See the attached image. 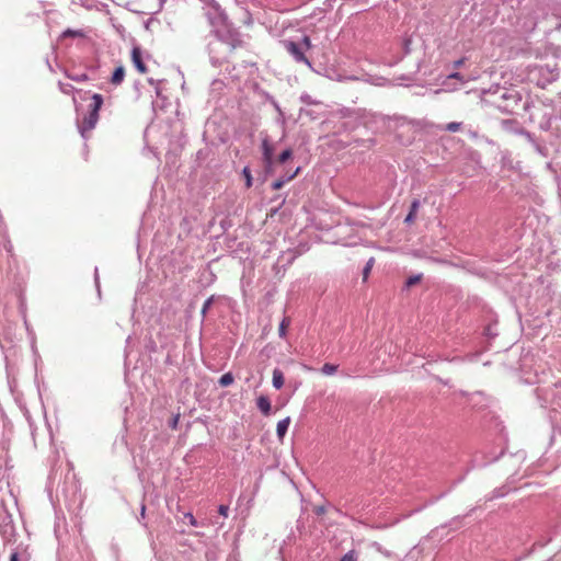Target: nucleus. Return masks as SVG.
I'll list each match as a JSON object with an SVG mask.
<instances>
[{
  "instance_id": "e433bc0d",
  "label": "nucleus",
  "mask_w": 561,
  "mask_h": 561,
  "mask_svg": "<svg viewBox=\"0 0 561 561\" xmlns=\"http://www.w3.org/2000/svg\"><path fill=\"white\" fill-rule=\"evenodd\" d=\"M178 422H179V415H175V416L172 419L171 427H172V428H176Z\"/></svg>"
},
{
  "instance_id": "58836bf2",
  "label": "nucleus",
  "mask_w": 561,
  "mask_h": 561,
  "mask_svg": "<svg viewBox=\"0 0 561 561\" xmlns=\"http://www.w3.org/2000/svg\"><path fill=\"white\" fill-rule=\"evenodd\" d=\"M24 324H25V327H26V330H27L30 333H32V332H31V330H30L28 322H27V320H26V319H24Z\"/></svg>"
},
{
  "instance_id": "c756f323",
  "label": "nucleus",
  "mask_w": 561,
  "mask_h": 561,
  "mask_svg": "<svg viewBox=\"0 0 561 561\" xmlns=\"http://www.w3.org/2000/svg\"><path fill=\"white\" fill-rule=\"evenodd\" d=\"M211 304H213V298L211 297L205 300V302L203 305V308H202V314L203 316L206 314V312L210 308Z\"/></svg>"
},
{
  "instance_id": "5701e85b",
  "label": "nucleus",
  "mask_w": 561,
  "mask_h": 561,
  "mask_svg": "<svg viewBox=\"0 0 561 561\" xmlns=\"http://www.w3.org/2000/svg\"><path fill=\"white\" fill-rule=\"evenodd\" d=\"M67 77L70 80L77 81V82H84L89 80V77L87 73H80V75H67Z\"/></svg>"
},
{
  "instance_id": "37998d69",
  "label": "nucleus",
  "mask_w": 561,
  "mask_h": 561,
  "mask_svg": "<svg viewBox=\"0 0 561 561\" xmlns=\"http://www.w3.org/2000/svg\"><path fill=\"white\" fill-rule=\"evenodd\" d=\"M148 81H149V83H150V84H152V85L156 83V81H154L153 79H149Z\"/></svg>"
},
{
  "instance_id": "39448f33",
  "label": "nucleus",
  "mask_w": 561,
  "mask_h": 561,
  "mask_svg": "<svg viewBox=\"0 0 561 561\" xmlns=\"http://www.w3.org/2000/svg\"><path fill=\"white\" fill-rule=\"evenodd\" d=\"M261 148H262V159L264 162L265 171L267 173L272 172L273 165H274V159H273L274 148L267 137L263 138Z\"/></svg>"
},
{
  "instance_id": "20e7f679",
  "label": "nucleus",
  "mask_w": 561,
  "mask_h": 561,
  "mask_svg": "<svg viewBox=\"0 0 561 561\" xmlns=\"http://www.w3.org/2000/svg\"><path fill=\"white\" fill-rule=\"evenodd\" d=\"M227 48H228L227 43H225L220 39H215L208 44V53H209V57H210V62L214 66L217 67L222 64V61L226 58V55L221 56L220 53L222 50H226Z\"/></svg>"
},
{
  "instance_id": "9d476101",
  "label": "nucleus",
  "mask_w": 561,
  "mask_h": 561,
  "mask_svg": "<svg viewBox=\"0 0 561 561\" xmlns=\"http://www.w3.org/2000/svg\"><path fill=\"white\" fill-rule=\"evenodd\" d=\"M256 407L264 415H268L271 412V401L265 396H260L257 398Z\"/></svg>"
},
{
  "instance_id": "ea45409f",
  "label": "nucleus",
  "mask_w": 561,
  "mask_h": 561,
  "mask_svg": "<svg viewBox=\"0 0 561 561\" xmlns=\"http://www.w3.org/2000/svg\"><path fill=\"white\" fill-rule=\"evenodd\" d=\"M340 229H341V230H351V227H348V226H343V227H342V226H341V227H340Z\"/></svg>"
},
{
  "instance_id": "7c9ffc66",
  "label": "nucleus",
  "mask_w": 561,
  "mask_h": 561,
  "mask_svg": "<svg viewBox=\"0 0 561 561\" xmlns=\"http://www.w3.org/2000/svg\"><path fill=\"white\" fill-rule=\"evenodd\" d=\"M228 512H229V506L228 505H219L218 507V513L224 516V517H227L228 516Z\"/></svg>"
},
{
  "instance_id": "cd10ccee",
  "label": "nucleus",
  "mask_w": 561,
  "mask_h": 561,
  "mask_svg": "<svg viewBox=\"0 0 561 561\" xmlns=\"http://www.w3.org/2000/svg\"><path fill=\"white\" fill-rule=\"evenodd\" d=\"M301 47L304 49H310L311 48V41H310V37L305 35L301 39V43H300Z\"/></svg>"
},
{
  "instance_id": "423d86ee",
  "label": "nucleus",
  "mask_w": 561,
  "mask_h": 561,
  "mask_svg": "<svg viewBox=\"0 0 561 561\" xmlns=\"http://www.w3.org/2000/svg\"><path fill=\"white\" fill-rule=\"evenodd\" d=\"M381 119L386 124L387 128L392 131H397L399 128L402 127H410L414 125L412 121H409L407 117L403 116H382Z\"/></svg>"
},
{
  "instance_id": "0eeeda50",
  "label": "nucleus",
  "mask_w": 561,
  "mask_h": 561,
  "mask_svg": "<svg viewBox=\"0 0 561 561\" xmlns=\"http://www.w3.org/2000/svg\"><path fill=\"white\" fill-rule=\"evenodd\" d=\"M131 61H133L135 68L140 73H146L147 72V67H146V65L142 61L140 47H138V46H134L133 47V49H131Z\"/></svg>"
},
{
  "instance_id": "6e6552de",
  "label": "nucleus",
  "mask_w": 561,
  "mask_h": 561,
  "mask_svg": "<svg viewBox=\"0 0 561 561\" xmlns=\"http://www.w3.org/2000/svg\"><path fill=\"white\" fill-rule=\"evenodd\" d=\"M300 172V167H297L293 172L285 173L280 179L272 183L273 190H279L283 185L293 180Z\"/></svg>"
},
{
  "instance_id": "412c9836",
  "label": "nucleus",
  "mask_w": 561,
  "mask_h": 561,
  "mask_svg": "<svg viewBox=\"0 0 561 561\" xmlns=\"http://www.w3.org/2000/svg\"><path fill=\"white\" fill-rule=\"evenodd\" d=\"M28 556L26 552L20 553L18 551H13L10 556V561H27Z\"/></svg>"
},
{
  "instance_id": "f704fd0d",
  "label": "nucleus",
  "mask_w": 561,
  "mask_h": 561,
  "mask_svg": "<svg viewBox=\"0 0 561 561\" xmlns=\"http://www.w3.org/2000/svg\"><path fill=\"white\" fill-rule=\"evenodd\" d=\"M94 277H95V284H96L98 290L100 291V284H99V271H98V267H95V271H94Z\"/></svg>"
},
{
  "instance_id": "a211bd4d",
  "label": "nucleus",
  "mask_w": 561,
  "mask_h": 561,
  "mask_svg": "<svg viewBox=\"0 0 561 561\" xmlns=\"http://www.w3.org/2000/svg\"><path fill=\"white\" fill-rule=\"evenodd\" d=\"M293 157V150L290 148H287L285 150H283L278 158H277V162L278 163H285L287 160H289L290 158Z\"/></svg>"
},
{
  "instance_id": "79ce46f5",
  "label": "nucleus",
  "mask_w": 561,
  "mask_h": 561,
  "mask_svg": "<svg viewBox=\"0 0 561 561\" xmlns=\"http://www.w3.org/2000/svg\"><path fill=\"white\" fill-rule=\"evenodd\" d=\"M451 523H460V517L454 518Z\"/></svg>"
},
{
  "instance_id": "4468645a",
  "label": "nucleus",
  "mask_w": 561,
  "mask_h": 561,
  "mask_svg": "<svg viewBox=\"0 0 561 561\" xmlns=\"http://www.w3.org/2000/svg\"><path fill=\"white\" fill-rule=\"evenodd\" d=\"M272 383L276 389H280L284 386V375L278 368L273 370Z\"/></svg>"
},
{
  "instance_id": "f257e3e1",
  "label": "nucleus",
  "mask_w": 561,
  "mask_h": 561,
  "mask_svg": "<svg viewBox=\"0 0 561 561\" xmlns=\"http://www.w3.org/2000/svg\"><path fill=\"white\" fill-rule=\"evenodd\" d=\"M103 105V96L99 93L91 95V103L89 105V113L84 115L82 122L78 124L79 133L83 138H87V133L94 129L99 121V111Z\"/></svg>"
},
{
  "instance_id": "2eb2a0df",
  "label": "nucleus",
  "mask_w": 561,
  "mask_h": 561,
  "mask_svg": "<svg viewBox=\"0 0 561 561\" xmlns=\"http://www.w3.org/2000/svg\"><path fill=\"white\" fill-rule=\"evenodd\" d=\"M337 371V365L325 363L321 367V373L325 376H332Z\"/></svg>"
},
{
  "instance_id": "6ab92c4d",
  "label": "nucleus",
  "mask_w": 561,
  "mask_h": 561,
  "mask_svg": "<svg viewBox=\"0 0 561 561\" xmlns=\"http://www.w3.org/2000/svg\"><path fill=\"white\" fill-rule=\"evenodd\" d=\"M374 263H375V259H374V257H370V259L366 262V264H365V266H364V268H363V279H364V282L368 278L369 273H370V271H371V268H373V266H374Z\"/></svg>"
},
{
  "instance_id": "72a5a7b5",
  "label": "nucleus",
  "mask_w": 561,
  "mask_h": 561,
  "mask_svg": "<svg viewBox=\"0 0 561 561\" xmlns=\"http://www.w3.org/2000/svg\"><path fill=\"white\" fill-rule=\"evenodd\" d=\"M340 243H341L342 245H345V247H351V245H355V244H356V241H355V240H354V241H347V240H342V239H341V240H340Z\"/></svg>"
},
{
  "instance_id": "a878e982",
  "label": "nucleus",
  "mask_w": 561,
  "mask_h": 561,
  "mask_svg": "<svg viewBox=\"0 0 561 561\" xmlns=\"http://www.w3.org/2000/svg\"><path fill=\"white\" fill-rule=\"evenodd\" d=\"M59 88L61 90L62 93L65 94H69L73 91H77L71 84H65V83H59Z\"/></svg>"
},
{
  "instance_id": "c85d7f7f",
  "label": "nucleus",
  "mask_w": 561,
  "mask_h": 561,
  "mask_svg": "<svg viewBox=\"0 0 561 561\" xmlns=\"http://www.w3.org/2000/svg\"><path fill=\"white\" fill-rule=\"evenodd\" d=\"M62 36H82V32L68 28L62 33Z\"/></svg>"
},
{
  "instance_id": "7ed1b4c3",
  "label": "nucleus",
  "mask_w": 561,
  "mask_h": 561,
  "mask_svg": "<svg viewBox=\"0 0 561 561\" xmlns=\"http://www.w3.org/2000/svg\"><path fill=\"white\" fill-rule=\"evenodd\" d=\"M284 48L287 50V53L294 58L296 62L305 64L309 68H311V62L306 57L304 48L300 44L294 42V41H284L283 42Z\"/></svg>"
},
{
  "instance_id": "f03ea898",
  "label": "nucleus",
  "mask_w": 561,
  "mask_h": 561,
  "mask_svg": "<svg viewBox=\"0 0 561 561\" xmlns=\"http://www.w3.org/2000/svg\"><path fill=\"white\" fill-rule=\"evenodd\" d=\"M0 534L4 540H11L15 535L12 515L4 508H0Z\"/></svg>"
},
{
  "instance_id": "ddd939ff",
  "label": "nucleus",
  "mask_w": 561,
  "mask_h": 561,
  "mask_svg": "<svg viewBox=\"0 0 561 561\" xmlns=\"http://www.w3.org/2000/svg\"><path fill=\"white\" fill-rule=\"evenodd\" d=\"M124 77H125V69L123 66H118L112 77H111V83L114 84V85H118L123 82L124 80Z\"/></svg>"
},
{
  "instance_id": "c03bdc74",
  "label": "nucleus",
  "mask_w": 561,
  "mask_h": 561,
  "mask_svg": "<svg viewBox=\"0 0 561 561\" xmlns=\"http://www.w3.org/2000/svg\"><path fill=\"white\" fill-rule=\"evenodd\" d=\"M486 334L491 335L492 331H490V329H488Z\"/></svg>"
},
{
  "instance_id": "1a4fd4ad",
  "label": "nucleus",
  "mask_w": 561,
  "mask_h": 561,
  "mask_svg": "<svg viewBox=\"0 0 561 561\" xmlns=\"http://www.w3.org/2000/svg\"><path fill=\"white\" fill-rule=\"evenodd\" d=\"M420 201L419 199H413L412 203H411V206H410V211L409 214L405 216L404 218V222L410 225L414 221L415 217H416V214L419 211V208H420Z\"/></svg>"
},
{
  "instance_id": "f3484780",
  "label": "nucleus",
  "mask_w": 561,
  "mask_h": 561,
  "mask_svg": "<svg viewBox=\"0 0 561 561\" xmlns=\"http://www.w3.org/2000/svg\"><path fill=\"white\" fill-rule=\"evenodd\" d=\"M219 385L221 387H228L233 382V376L231 373H226L219 378Z\"/></svg>"
},
{
  "instance_id": "c9c22d12",
  "label": "nucleus",
  "mask_w": 561,
  "mask_h": 561,
  "mask_svg": "<svg viewBox=\"0 0 561 561\" xmlns=\"http://www.w3.org/2000/svg\"><path fill=\"white\" fill-rule=\"evenodd\" d=\"M465 62V58H460L454 62V67L458 68L461 67Z\"/></svg>"
},
{
  "instance_id": "bb28decb",
  "label": "nucleus",
  "mask_w": 561,
  "mask_h": 561,
  "mask_svg": "<svg viewBox=\"0 0 561 561\" xmlns=\"http://www.w3.org/2000/svg\"><path fill=\"white\" fill-rule=\"evenodd\" d=\"M340 561H356V553L355 551L351 550L346 552Z\"/></svg>"
},
{
  "instance_id": "aec40b11",
  "label": "nucleus",
  "mask_w": 561,
  "mask_h": 561,
  "mask_svg": "<svg viewBox=\"0 0 561 561\" xmlns=\"http://www.w3.org/2000/svg\"><path fill=\"white\" fill-rule=\"evenodd\" d=\"M242 175L244 176V180H245V186L251 187L252 183H253V179H252L251 170L249 167L243 168Z\"/></svg>"
},
{
  "instance_id": "4c0bfd02",
  "label": "nucleus",
  "mask_w": 561,
  "mask_h": 561,
  "mask_svg": "<svg viewBox=\"0 0 561 561\" xmlns=\"http://www.w3.org/2000/svg\"><path fill=\"white\" fill-rule=\"evenodd\" d=\"M145 511H146V506L145 505H141V510H140V516L141 518L145 517Z\"/></svg>"
},
{
  "instance_id": "f8f14e48",
  "label": "nucleus",
  "mask_w": 561,
  "mask_h": 561,
  "mask_svg": "<svg viewBox=\"0 0 561 561\" xmlns=\"http://www.w3.org/2000/svg\"><path fill=\"white\" fill-rule=\"evenodd\" d=\"M208 20L213 26L224 24L226 22V15L224 12H221L218 8H216L215 15H210V13H207Z\"/></svg>"
},
{
  "instance_id": "393cba45",
  "label": "nucleus",
  "mask_w": 561,
  "mask_h": 561,
  "mask_svg": "<svg viewBox=\"0 0 561 561\" xmlns=\"http://www.w3.org/2000/svg\"><path fill=\"white\" fill-rule=\"evenodd\" d=\"M422 275L421 274H417V275H413V276H410L407 282H405V286L407 287H411L413 285H415L416 283L420 282Z\"/></svg>"
},
{
  "instance_id": "4be33fe9",
  "label": "nucleus",
  "mask_w": 561,
  "mask_h": 561,
  "mask_svg": "<svg viewBox=\"0 0 561 561\" xmlns=\"http://www.w3.org/2000/svg\"><path fill=\"white\" fill-rule=\"evenodd\" d=\"M460 127H461V123L451 122L445 126V130L449 131V133H456L460 129Z\"/></svg>"
},
{
  "instance_id": "473e14b6",
  "label": "nucleus",
  "mask_w": 561,
  "mask_h": 561,
  "mask_svg": "<svg viewBox=\"0 0 561 561\" xmlns=\"http://www.w3.org/2000/svg\"><path fill=\"white\" fill-rule=\"evenodd\" d=\"M448 78L458 79V80L465 82L463 77L459 72H453V73L448 75Z\"/></svg>"
},
{
  "instance_id": "dca6fc26",
  "label": "nucleus",
  "mask_w": 561,
  "mask_h": 561,
  "mask_svg": "<svg viewBox=\"0 0 561 561\" xmlns=\"http://www.w3.org/2000/svg\"><path fill=\"white\" fill-rule=\"evenodd\" d=\"M290 324V320L288 318H283V320L280 321L279 323V327H278V335L279 337H285L286 336V332H287V328L288 325Z\"/></svg>"
},
{
  "instance_id": "2f4dec72",
  "label": "nucleus",
  "mask_w": 561,
  "mask_h": 561,
  "mask_svg": "<svg viewBox=\"0 0 561 561\" xmlns=\"http://www.w3.org/2000/svg\"><path fill=\"white\" fill-rule=\"evenodd\" d=\"M411 38H404L403 41V49L404 54H409L411 51Z\"/></svg>"
},
{
  "instance_id": "b1692460",
  "label": "nucleus",
  "mask_w": 561,
  "mask_h": 561,
  "mask_svg": "<svg viewBox=\"0 0 561 561\" xmlns=\"http://www.w3.org/2000/svg\"><path fill=\"white\" fill-rule=\"evenodd\" d=\"M183 518L187 519L188 524L191 526H193V527H197L198 526V523H197L196 518L194 517V515L191 512L184 513Z\"/></svg>"
},
{
  "instance_id": "9b49d317",
  "label": "nucleus",
  "mask_w": 561,
  "mask_h": 561,
  "mask_svg": "<svg viewBox=\"0 0 561 561\" xmlns=\"http://www.w3.org/2000/svg\"><path fill=\"white\" fill-rule=\"evenodd\" d=\"M289 424H290V417L289 416L280 420L277 423L276 434H277L279 439H283V437L285 436V434H286V432H287V430L289 427Z\"/></svg>"
},
{
  "instance_id": "a19ab883",
  "label": "nucleus",
  "mask_w": 561,
  "mask_h": 561,
  "mask_svg": "<svg viewBox=\"0 0 561 561\" xmlns=\"http://www.w3.org/2000/svg\"><path fill=\"white\" fill-rule=\"evenodd\" d=\"M323 512H324V508H323V507H319V508L317 510V513H318V514H321V513H323Z\"/></svg>"
}]
</instances>
